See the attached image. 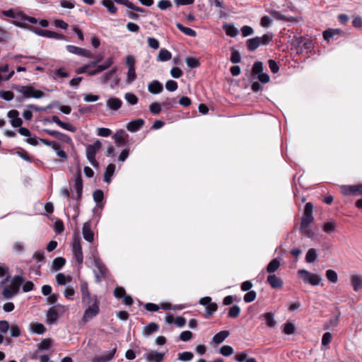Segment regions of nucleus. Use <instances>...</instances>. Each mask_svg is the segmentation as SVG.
Masks as SVG:
<instances>
[{"label":"nucleus","mask_w":362,"mask_h":362,"mask_svg":"<svg viewBox=\"0 0 362 362\" xmlns=\"http://www.w3.org/2000/svg\"><path fill=\"white\" fill-rule=\"evenodd\" d=\"M326 277L332 283H337L338 281L337 274L332 269H328L326 271Z\"/></svg>","instance_id":"46"},{"label":"nucleus","mask_w":362,"mask_h":362,"mask_svg":"<svg viewBox=\"0 0 362 362\" xmlns=\"http://www.w3.org/2000/svg\"><path fill=\"white\" fill-rule=\"evenodd\" d=\"M0 98L6 101H11L14 98V93L10 90H0Z\"/></svg>","instance_id":"48"},{"label":"nucleus","mask_w":362,"mask_h":362,"mask_svg":"<svg viewBox=\"0 0 362 362\" xmlns=\"http://www.w3.org/2000/svg\"><path fill=\"white\" fill-rule=\"evenodd\" d=\"M159 329L158 325L155 322H151L148 324L144 329V334L145 335H150L156 332H157Z\"/></svg>","instance_id":"36"},{"label":"nucleus","mask_w":362,"mask_h":362,"mask_svg":"<svg viewBox=\"0 0 362 362\" xmlns=\"http://www.w3.org/2000/svg\"><path fill=\"white\" fill-rule=\"evenodd\" d=\"M126 294V291L123 287L117 286L114 290V296L115 298L120 299Z\"/></svg>","instance_id":"59"},{"label":"nucleus","mask_w":362,"mask_h":362,"mask_svg":"<svg viewBox=\"0 0 362 362\" xmlns=\"http://www.w3.org/2000/svg\"><path fill=\"white\" fill-rule=\"evenodd\" d=\"M272 34H264L262 37H259V44L260 45H267L272 41Z\"/></svg>","instance_id":"49"},{"label":"nucleus","mask_w":362,"mask_h":362,"mask_svg":"<svg viewBox=\"0 0 362 362\" xmlns=\"http://www.w3.org/2000/svg\"><path fill=\"white\" fill-rule=\"evenodd\" d=\"M176 27L178 28V30L180 31H181L182 33H183L185 35H186L187 36H189V37H196L197 36V33L195 32V30H194L193 29H192L190 28L185 27L180 23H176Z\"/></svg>","instance_id":"30"},{"label":"nucleus","mask_w":362,"mask_h":362,"mask_svg":"<svg viewBox=\"0 0 362 362\" xmlns=\"http://www.w3.org/2000/svg\"><path fill=\"white\" fill-rule=\"evenodd\" d=\"M240 313V308L238 305H234L229 308L228 317L230 318H236Z\"/></svg>","instance_id":"43"},{"label":"nucleus","mask_w":362,"mask_h":362,"mask_svg":"<svg viewBox=\"0 0 362 362\" xmlns=\"http://www.w3.org/2000/svg\"><path fill=\"white\" fill-rule=\"evenodd\" d=\"M158 7L160 10H166L172 7V4L170 0H160L158 4Z\"/></svg>","instance_id":"61"},{"label":"nucleus","mask_w":362,"mask_h":362,"mask_svg":"<svg viewBox=\"0 0 362 362\" xmlns=\"http://www.w3.org/2000/svg\"><path fill=\"white\" fill-rule=\"evenodd\" d=\"M176 98H166L165 101H163L161 104V105L166 110H169L172 108L174 105V104L176 103Z\"/></svg>","instance_id":"55"},{"label":"nucleus","mask_w":362,"mask_h":362,"mask_svg":"<svg viewBox=\"0 0 362 362\" xmlns=\"http://www.w3.org/2000/svg\"><path fill=\"white\" fill-rule=\"evenodd\" d=\"M317 251L314 248H310L308 250L305 255V261L308 263H313L317 260Z\"/></svg>","instance_id":"35"},{"label":"nucleus","mask_w":362,"mask_h":362,"mask_svg":"<svg viewBox=\"0 0 362 362\" xmlns=\"http://www.w3.org/2000/svg\"><path fill=\"white\" fill-rule=\"evenodd\" d=\"M148 90L152 94H158L163 90V86L160 81L154 80L148 84Z\"/></svg>","instance_id":"20"},{"label":"nucleus","mask_w":362,"mask_h":362,"mask_svg":"<svg viewBox=\"0 0 362 362\" xmlns=\"http://www.w3.org/2000/svg\"><path fill=\"white\" fill-rule=\"evenodd\" d=\"M172 54L170 51L165 48H162L158 54L157 61L158 62H167L171 59Z\"/></svg>","instance_id":"28"},{"label":"nucleus","mask_w":362,"mask_h":362,"mask_svg":"<svg viewBox=\"0 0 362 362\" xmlns=\"http://www.w3.org/2000/svg\"><path fill=\"white\" fill-rule=\"evenodd\" d=\"M66 259L64 257H59L54 259L52 262V269L54 271L61 269L65 264Z\"/></svg>","instance_id":"34"},{"label":"nucleus","mask_w":362,"mask_h":362,"mask_svg":"<svg viewBox=\"0 0 362 362\" xmlns=\"http://www.w3.org/2000/svg\"><path fill=\"white\" fill-rule=\"evenodd\" d=\"M351 284L354 291L362 288V276L354 274L351 276Z\"/></svg>","instance_id":"22"},{"label":"nucleus","mask_w":362,"mask_h":362,"mask_svg":"<svg viewBox=\"0 0 362 362\" xmlns=\"http://www.w3.org/2000/svg\"><path fill=\"white\" fill-rule=\"evenodd\" d=\"M296 48L298 49V52H305L306 53L311 52L313 48V41L310 39L300 37L296 40Z\"/></svg>","instance_id":"10"},{"label":"nucleus","mask_w":362,"mask_h":362,"mask_svg":"<svg viewBox=\"0 0 362 362\" xmlns=\"http://www.w3.org/2000/svg\"><path fill=\"white\" fill-rule=\"evenodd\" d=\"M13 89L23 94L22 97L17 98V101L21 103L24 98H41L45 96V93L40 90L35 89L31 86H15Z\"/></svg>","instance_id":"2"},{"label":"nucleus","mask_w":362,"mask_h":362,"mask_svg":"<svg viewBox=\"0 0 362 362\" xmlns=\"http://www.w3.org/2000/svg\"><path fill=\"white\" fill-rule=\"evenodd\" d=\"M340 192L344 196H361L362 184L353 185H341Z\"/></svg>","instance_id":"8"},{"label":"nucleus","mask_w":362,"mask_h":362,"mask_svg":"<svg viewBox=\"0 0 362 362\" xmlns=\"http://www.w3.org/2000/svg\"><path fill=\"white\" fill-rule=\"evenodd\" d=\"M35 33L40 36H42L47 38H54L57 40L65 39V36L64 35L52 30L37 28L35 30Z\"/></svg>","instance_id":"13"},{"label":"nucleus","mask_w":362,"mask_h":362,"mask_svg":"<svg viewBox=\"0 0 362 362\" xmlns=\"http://www.w3.org/2000/svg\"><path fill=\"white\" fill-rule=\"evenodd\" d=\"M74 187L76 192H83V180L81 173L79 170L74 174Z\"/></svg>","instance_id":"26"},{"label":"nucleus","mask_w":362,"mask_h":362,"mask_svg":"<svg viewBox=\"0 0 362 362\" xmlns=\"http://www.w3.org/2000/svg\"><path fill=\"white\" fill-rule=\"evenodd\" d=\"M97 134L100 136L107 137L112 134V131L108 128L100 127L98 129Z\"/></svg>","instance_id":"60"},{"label":"nucleus","mask_w":362,"mask_h":362,"mask_svg":"<svg viewBox=\"0 0 362 362\" xmlns=\"http://www.w3.org/2000/svg\"><path fill=\"white\" fill-rule=\"evenodd\" d=\"M313 204L311 202L306 203L304 208L303 215L301 218L300 230H303V229L308 228L310 224L313 221L314 218L313 216Z\"/></svg>","instance_id":"3"},{"label":"nucleus","mask_w":362,"mask_h":362,"mask_svg":"<svg viewBox=\"0 0 362 362\" xmlns=\"http://www.w3.org/2000/svg\"><path fill=\"white\" fill-rule=\"evenodd\" d=\"M230 333L227 330L218 332L213 337V341L216 344L222 343L228 336Z\"/></svg>","instance_id":"29"},{"label":"nucleus","mask_w":362,"mask_h":362,"mask_svg":"<svg viewBox=\"0 0 362 362\" xmlns=\"http://www.w3.org/2000/svg\"><path fill=\"white\" fill-rule=\"evenodd\" d=\"M122 100L117 98H111L107 101V106L112 110H119L122 106Z\"/></svg>","instance_id":"27"},{"label":"nucleus","mask_w":362,"mask_h":362,"mask_svg":"<svg viewBox=\"0 0 362 362\" xmlns=\"http://www.w3.org/2000/svg\"><path fill=\"white\" fill-rule=\"evenodd\" d=\"M117 71V68L116 66L113 67L110 71L106 72L101 78L100 81L102 83H107L114 75H115Z\"/></svg>","instance_id":"39"},{"label":"nucleus","mask_w":362,"mask_h":362,"mask_svg":"<svg viewBox=\"0 0 362 362\" xmlns=\"http://www.w3.org/2000/svg\"><path fill=\"white\" fill-rule=\"evenodd\" d=\"M193 354L189 351H185L179 354L178 359L182 361H188L193 358Z\"/></svg>","instance_id":"54"},{"label":"nucleus","mask_w":362,"mask_h":362,"mask_svg":"<svg viewBox=\"0 0 362 362\" xmlns=\"http://www.w3.org/2000/svg\"><path fill=\"white\" fill-rule=\"evenodd\" d=\"M82 233L83 238L89 242L92 243L94 240V233L91 230V225L90 222H86L83 223L82 228Z\"/></svg>","instance_id":"18"},{"label":"nucleus","mask_w":362,"mask_h":362,"mask_svg":"<svg viewBox=\"0 0 362 362\" xmlns=\"http://www.w3.org/2000/svg\"><path fill=\"white\" fill-rule=\"evenodd\" d=\"M165 354L156 351H150L144 354V357L147 362H161L164 359Z\"/></svg>","instance_id":"14"},{"label":"nucleus","mask_w":362,"mask_h":362,"mask_svg":"<svg viewBox=\"0 0 362 362\" xmlns=\"http://www.w3.org/2000/svg\"><path fill=\"white\" fill-rule=\"evenodd\" d=\"M11 119V124L13 127H21L23 120L19 117V112L16 110H11L7 114Z\"/></svg>","instance_id":"15"},{"label":"nucleus","mask_w":362,"mask_h":362,"mask_svg":"<svg viewBox=\"0 0 362 362\" xmlns=\"http://www.w3.org/2000/svg\"><path fill=\"white\" fill-rule=\"evenodd\" d=\"M24 279L21 276H14L11 280V288L13 291L15 293H18L19 292V289L21 286L23 284Z\"/></svg>","instance_id":"21"},{"label":"nucleus","mask_w":362,"mask_h":362,"mask_svg":"<svg viewBox=\"0 0 362 362\" xmlns=\"http://www.w3.org/2000/svg\"><path fill=\"white\" fill-rule=\"evenodd\" d=\"M218 309V305L216 303H211L206 307V314L209 315H213Z\"/></svg>","instance_id":"64"},{"label":"nucleus","mask_w":362,"mask_h":362,"mask_svg":"<svg viewBox=\"0 0 362 362\" xmlns=\"http://www.w3.org/2000/svg\"><path fill=\"white\" fill-rule=\"evenodd\" d=\"M280 267V262L276 258L273 259L267 266V272L269 274L274 273Z\"/></svg>","instance_id":"33"},{"label":"nucleus","mask_w":362,"mask_h":362,"mask_svg":"<svg viewBox=\"0 0 362 362\" xmlns=\"http://www.w3.org/2000/svg\"><path fill=\"white\" fill-rule=\"evenodd\" d=\"M161 104L155 102L150 105L149 110L152 114L158 115L161 111Z\"/></svg>","instance_id":"56"},{"label":"nucleus","mask_w":362,"mask_h":362,"mask_svg":"<svg viewBox=\"0 0 362 362\" xmlns=\"http://www.w3.org/2000/svg\"><path fill=\"white\" fill-rule=\"evenodd\" d=\"M124 98L130 105H134L138 103V98L134 93H127L124 95Z\"/></svg>","instance_id":"52"},{"label":"nucleus","mask_w":362,"mask_h":362,"mask_svg":"<svg viewBox=\"0 0 362 362\" xmlns=\"http://www.w3.org/2000/svg\"><path fill=\"white\" fill-rule=\"evenodd\" d=\"M93 199L97 203L98 206L102 207L103 205H100L103 202L104 199V193L101 189H96L93 194Z\"/></svg>","instance_id":"41"},{"label":"nucleus","mask_w":362,"mask_h":362,"mask_svg":"<svg viewBox=\"0 0 362 362\" xmlns=\"http://www.w3.org/2000/svg\"><path fill=\"white\" fill-rule=\"evenodd\" d=\"M116 348L112 350L105 352L101 356H96L92 359V362H107L110 361L115 356Z\"/></svg>","instance_id":"19"},{"label":"nucleus","mask_w":362,"mask_h":362,"mask_svg":"<svg viewBox=\"0 0 362 362\" xmlns=\"http://www.w3.org/2000/svg\"><path fill=\"white\" fill-rule=\"evenodd\" d=\"M145 122L143 119H136L130 121L127 124V129L130 132H136L139 131L144 124Z\"/></svg>","instance_id":"17"},{"label":"nucleus","mask_w":362,"mask_h":362,"mask_svg":"<svg viewBox=\"0 0 362 362\" xmlns=\"http://www.w3.org/2000/svg\"><path fill=\"white\" fill-rule=\"evenodd\" d=\"M298 274L305 283H309L312 286H317L320 284L321 278L318 274H312L305 269L298 270Z\"/></svg>","instance_id":"9"},{"label":"nucleus","mask_w":362,"mask_h":362,"mask_svg":"<svg viewBox=\"0 0 362 362\" xmlns=\"http://www.w3.org/2000/svg\"><path fill=\"white\" fill-rule=\"evenodd\" d=\"M177 87V83L173 80H169L165 83V88L170 92L175 91Z\"/></svg>","instance_id":"57"},{"label":"nucleus","mask_w":362,"mask_h":362,"mask_svg":"<svg viewBox=\"0 0 362 362\" xmlns=\"http://www.w3.org/2000/svg\"><path fill=\"white\" fill-rule=\"evenodd\" d=\"M269 67L273 74H276L279 71V66L276 62L274 59H269L268 61Z\"/></svg>","instance_id":"63"},{"label":"nucleus","mask_w":362,"mask_h":362,"mask_svg":"<svg viewBox=\"0 0 362 362\" xmlns=\"http://www.w3.org/2000/svg\"><path fill=\"white\" fill-rule=\"evenodd\" d=\"M66 307L60 304H57L51 307L47 313V322L52 325L57 322L59 318V313L63 314Z\"/></svg>","instance_id":"6"},{"label":"nucleus","mask_w":362,"mask_h":362,"mask_svg":"<svg viewBox=\"0 0 362 362\" xmlns=\"http://www.w3.org/2000/svg\"><path fill=\"white\" fill-rule=\"evenodd\" d=\"M72 252L76 262L79 264H82L83 261V255L82 252V247L81 244V239L78 237H75L73 240Z\"/></svg>","instance_id":"7"},{"label":"nucleus","mask_w":362,"mask_h":362,"mask_svg":"<svg viewBox=\"0 0 362 362\" xmlns=\"http://www.w3.org/2000/svg\"><path fill=\"white\" fill-rule=\"evenodd\" d=\"M230 60L233 64L239 63L241 61L240 52L238 50L235 49L234 48L231 49V55Z\"/></svg>","instance_id":"45"},{"label":"nucleus","mask_w":362,"mask_h":362,"mask_svg":"<svg viewBox=\"0 0 362 362\" xmlns=\"http://www.w3.org/2000/svg\"><path fill=\"white\" fill-rule=\"evenodd\" d=\"M102 146L99 140H96L93 144L88 145L86 147V157L90 164L93 166H97L98 163L95 160V155L100 149Z\"/></svg>","instance_id":"5"},{"label":"nucleus","mask_w":362,"mask_h":362,"mask_svg":"<svg viewBox=\"0 0 362 362\" xmlns=\"http://www.w3.org/2000/svg\"><path fill=\"white\" fill-rule=\"evenodd\" d=\"M223 28L226 35L228 36L235 37L238 33V30L233 25L227 24L223 26Z\"/></svg>","instance_id":"40"},{"label":"nucleus","mask_w":362,"mask_h":362,"mask_svg":"<svg viewBox=\"0 0 362 362\" xmlns=\"http://www.w3.org/2000/svg\"><path fill=\"white\" fill-rule=\"evenodd\" d=\"M113 0H103L102 5L105 6L111 14H115L117 8Z\"/></svg>","instance_id":"31"},{"label":"nucleus","mask_w":362,"mask_h":362,"mask_svg":"<svg viewBox=\"0 0 362 362\" xmlns=\"http://www.w3.org/2000/svg\"><path fill=\"white\" fill-rule=\"evenodd\" d=\"M95 65H96V62H90L88 64H85L84 66H81L80 68H78L76 70V73L77 74H87L88 66H94Z\"/></svg>","instance_id":"53"},{"label":"nucleus","mask_w":362,"mask_h":362,"mask_svg":"<svg viewBox=\"0 0 362 362\" xmlns=\"http://www.w3.org/2000/svg\"><path fill=\"white\" fill-rule=\"evenodd\" d=\"M129 135L124 129L117 130L112 136L115 143L118 146H124L127 144Z\"/></svg>","instance_id":"12"},{"label":"nucleus","mask_w":362,"mask_h":362,"mask_svg":"<svg viewBox=\"0 0 362 362\" xmlns=\"http://www.w3.org/2000/svg\"><path fill=\"white\" fill-rule=\"evenodd\" d=\"M81 301H85L86 299L90 298L93 295H91L89 289L88 283L83 281L81 284Z\"/></svg>","instance_id":"25"},{"label":"nucleus","mask_w":362,"mask_h":362,"mask_svg":"<svg viewBox=\"0 0 362 362\" xmlns=\"http://www.w3.org/2000/svg\"><path fill=\"white\" fill-rule=\"evenodd\" d=\"M171 76L175 78H179L183 75V71L179 67L175 66L171 69Z\"/></svg>","instance_id":"62"},{"label":"nucleus","mask_w":362,"mask_h":362,"mask_svg":"<svg viewBox=\"0 0 362 362\" xmlns=\"http://www.w3.org/2000/svg\"><path fill=\"white\" fill-rule=\"evenodd\" d=\"M263 317L266 321V324L269 327H275L276 322L274 320V315L272 313H266L263 315Z\"/></svg>","instance_id":"38"},{"label":"nucleus","mask_w":362,"mask_h":362,"mask_svg":"<svg viewBox=\"0 0 362 362\" xmlns=\"http://www.w3.org/2000/svg\"><path fill=\"white\" fill-rule=\"evenodd\" d=\"M94 265L97 269L95 271V281L98 283L101 282L102 279H106L108 276L109 272L102 260L98 257H94Z\"/></svg>","instance_id":"4"},{"label":"nucleus","mask_w":362,"mask_h":362,"mask_svg":"<svg viewBox=\"0 0 362 362\" xmlns=\"http://www.w3.org/2000/svg\"><path fill=\"white\" fill-rule=\"evenodd\" d=\"M246 45L248 51H255L260 46L259 37L248 39L246 41Z\"/></svg>","instance_id":"23"},{"label":"nucleus","mask_w":362,"mask_h":362,"mask_svg":"<svg viewBox=\"0 0 362 362\" xmlns=\"http://www.w3.org/2000/svg\"><path fill=\"white\" fill-rule=\"evenodd\" d=\"M30 327L32 331L37 334H42L46 331L44 325L40 322L31 323Z\"/></svg>","instance_id":"37"},{"label":"nucleus","mask_w":362,"mask_h":362,"mask_svg":"<svg viewBox=\"0 0 362 362\" xmlns=\"http://www.w3.org/2000/svg\"><path fill=\"white\" fill-rule=\"evenodd\" d=\"M263 69H264L263 63L262 62L257 61L254 63V64L252 66V71H251L252 75V76L257 75V74H260L261 72H262Z\"/></svg>","instance_id":"42"},{"label":"nucleus","mask_w":362,"mask_h":362,"mask_svg":"<svg viewBox=\"0 0 362 362\" xmlns=\"http://www.w3.org/2000/svg\"><path fill=\"white\" fill-rule=\"evenodd\" d=\"M148 45L153 48V49H157L159 48L160 43L158 40L154 37H149L147 38Z\"/></svg>","instance_id":"58"},{"label":"nucleus","mask_w":362,"mask_h":362,"mask_svg":"<svg viewBox=\"0 0 362 362\" xmlns=\"http://www.w3.org/2000/svg\"><path fill=\"white\" fill-rule=\"evenodd\" d=\"M219 353L224 356H229L233 354V349L230 346L224 345L220 348Z\"/></svg>","instance_id":"47"},{"label":"nucleus","mask_w":362,"mask_h":362,"mask_svg":"<svg viewBox=\"0 0 362 362\" xmlns=\"http://www.w3.org/2000/svg\"><path fill=\"white\" fill-rule=\"evenodd\" d=\"M54 230L56 233L60 234L64 230V225L62 220L58 219L54 224Z\"/></svg>","instance_id":"51"},{"label":"nucleus","mask_w":362,"mask_h":362,"mask_svg":"<svg viewBox=\"0 0 362 362\" xmlns=\"http://www.w3.org/2000/svg\"><path fill=\"white\" fill-rule=\"evenodd\" d=\"M115 165L113 163H110L105 171L104 174V181L107 183H110L111 181L112 177L114 175L115 171Z\"/></svg>","instance_id":"24"},{"label":"nucleus","mask_w":362,"mask_h":362,"mask_svg":"<svg viewBox=\"0 0 362 362\" xmlns=\"http://www.w3.org/2000/svg\"><path fill=\"white\" fill-rule=\"evenodd\" d=\"M66 49L70 53L87 58H93V54L91 53V52L86 49L74 45H66Z\"/></svg>","instance_id":"11"},{"label":"nucleus","mask_w":362,"mask_h":362,"mask_svg":"<svg viewBox=\"0 0 362 362\" xmlns=\"http://www.w3.org/2000/svg\"><path fill=\"white\" fill-rule=\"evenodd\" d=\"M267 282L272 288H281L284 286V281L275 274H269L267 278Z\"/></svg>","instance_id":"16"},{"label":"nucleus","mask_w":362,"mask_h":362,"mask_svg":"<svg viewBox=\"0 0 362 362\" xmlns=\"http://www.w3.org/2000/svg\"><path fill=\"white\" fill-rule=\"evenodd\" d=\"M86 307L81 320L86 323L100 313V300L96 295L92 298L81 301Z\"/></svg>","instance_id":"1"},{"label":"nucleus","mask_w":362,"mask_h":362,"mask_svg":"<svg viewBox=\"0 0 362 362\" xmlns=\"http://www.w3.org/2000/svg\"><path fill=\"white\" fill-rule=\"evenodd\" d=\"M53 344V340L50 338L44 339L37 344V349L40 351H45L49 349Z\"/></svg>","instance_id":"32"},{"label":"nucleus","mask_w":362,"mask_h":362,"mask_svg":"<svg viewBox=\"0 0 362 362\" xmlns=\"http://www.w3.org/2000/svg\"><path fill=\"white\" fill-rule=\"evenodd\" d=\"M187 65L189 68H197L200 66V62L198 59L193 57H188L185 59Z\"/></svg>","instance_id":"44"},{"label":"nucleus","mask_w":362,"mask_h":362,"mask_svg":"<svg viewBox=\"0 0 362 362\" xmlns=\"http://www.w3.org/2000/svg\"><path fill=\"white\" fill-rule=\"evenodd\" d=\"M257 293L255 291H250L244 295V301L247 303L254 301L256 298Z\"/></svg>","instance_id":"50"}]
</instances>
